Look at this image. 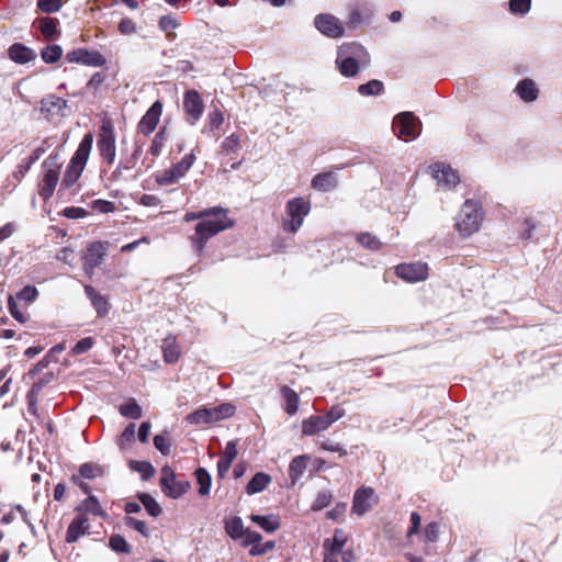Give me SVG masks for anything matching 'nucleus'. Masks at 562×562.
I'll list each match as a JSON object with an SVG mask.
<instances>
[{
    "mask_svg": "<svg viewBox=\"0 0 562 562\" xmlns=\"http://www.w3.org/2000/svg\"><path fill=\"white\" fill-rule=\"evenodd\" d=\"M383 90V82L376 79H372L367 83H362L358 87V92L364 97L380 95Z\"/></svg>",
    "mask_w": 562,
    "mask_h": 562,
    "instance_id": "obj_39",
    "label": "nucleus"
},
{
    "mask_svg": "<svg viewBox=\"0 0 562 562\" xmlns=\"http://www.w3.org/2000/svg\"><path fill=\"white\" fill-rule=\"evenodd\" d=\"M161 349L164 353V360L167 363H175L180 357V350L176 341V337L168 336L162 340Z\"/></svg>",
    "mask_w": 562,
    "mask_h": 562,
    "instance_id": "obj_30",
    "label": "nucleus"
},
{
    "mask_svg": "<svg viewBox=\"0 0 562 562\" xmlns=\"http://www.w3.org/2000/svg\"><path fill=\"white\" fill-rule=\"evenodd\" d=\"M37 9L43 13H56L61 7V0H37Z\"/></svg>",
    "mask_w": 562,
    "mask_h": 562,
    "instance_id": "obj_50",
    "label": "nucleus"
},
{
    "mask_svg": "<svg viewBox=\"0 0 562 562\" xmlns=\"http://www.w3.org/2000/svg\"><path fill=\"white\" fill-rule=\"evenodd\" d=\"M376 503L378 497L374 490L369 486H361L353 494L351 512L357 516H363L366 513L370 512Z\"/></svg>",
    "mask_w": 562,
    "mask_h": 562,
    "instance_id": "obj_12",
    "label": "nucleus"
},
{
    "mask_svg": "<svg viewBox=\"0 0 562 562\" xmlns=\"http://www.w3.org/2000/svg\"><path fill=\"white\" fill-rule=\"evenodd\" d=\"M38 295L37 289L32 285L24 286L18 294L16 297L20 301L32 303Z\"/></svg>",
    "mask_w": 562,
    "mask_h": 562,
    "instance_id": "obj_59",
    "label": "nucleus"
},
{
    "mask_svg": "<svg viewBox=\"0 0 562 562\" xmlns=\"http://www.w3.org/2000/svg\"><path fill=\"white\" fill-rule=\"evenodd\" d=\"M35 25L41 31L42 35L48 40H56L59 37L60 32L57 29L58 20L55 18L43 16L35 20Z\"/></svg>",
    "mask_w": 562,
    "mask_h": 562,
    "instance_id": "obj_26",
    "label": "nucleus"
},
{
    "mask_svg": "<svg viewBox=\"0 0 562 562\" xmlns=\"http://www.w3.org/2000/svg\"><path fill=\"white\" fill-rule=\"evenodd\" d=\"M50 147L49 139L46 138L42 142V144L35 148L32 154L23 159V161L18 166V170L15 171V177H24L25 173L31 169V167L41 158V156Z\"/></svg>",
    "mask_w": 562,
    "mask_h": 562,
    "instance_id": "obj_22",
    "label": "nucleus"
},
{
    "mask_svg": "<svg viewBox=\"0 0 562 562\" xmlns=\"http://www.w3.org/2000/svg\"><path fill=\"white\" fill-rule=\"evenodd\" d=\"M431 169L437 183L446 190L454 188L460 182L458 172L448 165L438 162L431 166Z\"/></svg>",
    "mask_w": 562,
    "mask_h": 562,
    "instance_id": "obj_17",
    "label": "nucleus"
},
{
    "mask_svg": "<svg viewBox=\"0 0 562 562\" xmlns=\"http://www.w3.org/2000/svg\"><path fill=\"white\" fill-rule=\"evenodd\" d=\"M357 241L364 248L370 250H378L381 248L382 243L376 236L370 233H361L357 236Z\"/></svg>",
    "mask_w": 562,
    "mask_h": 562,
    "instance_id": "obj_46",
    "label": "nucleus"
},
{
    "mask_svg": "<svg viewBox=\"0 0 562 562\" xmlns=\"http://www.w3.org/2000/svg\"><path fill=\"white\" fill-rule=\"evenodd\" d=\"M160 487L168 497L177 499L188 492L190 482L177 480L175 471L169 465H165L161 469Z\"/></svg>",
    "mask_w": 562,
    "mask_h": 562,
    "instance_id": "obj_10",
    "label": "nucleus"
},
{
    "mask_svg": "<svg viewBox=\"0 0 562 562\" xmlns=\"http://www.w3.org/2000/svg\"><path fill=\"white\" fill-rule=\"evenodd\" d=\"M347 542V536L344 530L336 529L331 539L324 541V549L331 553L339 554Z\"/></svg>",
    "mask_w": 562,
    "mask_h": 562,
    "instance_id": "obj_31",
    "label": "nucleus"
},
{
    "mask_svg": "<svg viewBox=\"0 0 562 562\" xmlns=\"http://www.w3.org/2000/svg\"><path fill=\"white\" fill-rule=\"evenodd\" d=\"M61 164L59 162V154H50L42 164L43 176L40 183L38 194L47 201L54 193L59 180V171Z\"/></svg>",
    "mask_w": 562,
    "mask_h": 562,
    "instance_id": "obj_6",
    "label": "nucleus"
},
{
    "mask_svg": "<svg viewBox=\"0 0 562 562\" xmlns=\"http://www.w3.org/2000/svg\"><path fill=\"white\" fill-rule=\"evenodd\" d=\"M90 530L89 519L83 515H77L69 524L66 532V542L74 543Z\"/></svg>",
    "mask_w": 562,
    "mask_h": 562,
    "instance_id": "obj_20",
    "label": "nucleus"
},
{
    "mask_svg": "<svg viewBox=\"0 0 562 562\" xmlns=\"http://www.w3.org/2000/svg\"><path fill=\"white\" fill-rule=\"evenodd\" d=\"M115 132L111 121H103L98 135L97 148L106 165H112L116 157Z\"/></svg>",
    "mask_w": 562,
    "mask_h": 562,
    "instance_id": "obj_9",
    "label": "nucleus"
},
{
    "mask_svg": "<svg viewBox=\"0 0 562 562\" xmlns=\"http://www.w3.org/2000/svg\"><path fill=\"white\" fill-rule=\"evenodd\" d=\"M68 63L81 64L90 67H102L106 64L105 57L98 50L77 48L66 54Z\"/></svg>",
    "mask_w": 562,
    "mask_h": 562,
    "instance_id": "obj_13",
    "label": "nucleus"
},
{
    "mask_svg": "<svg viewBox=\"0 0 562 562\" xmlns=\"http://www.w3.org/2000/svg\"><path fill=\"white\" fill-rule=\"evenodd\" d=\"M276 547V542L274 541H266V542H258V543H255V546H252L250 549H249V554L251 557H259V555H263L270 551H272Z\"/></svg>",
    "mask_w": 562,
    "mask_h": 562,
    "instance_id": "obj_53",
    "label": "nucleus"
},
{
    "mask_svg": "<svg viewBox=\"0 0 562 562\" xmlns=\"http://www.w3.org/2000/svg\"><path fill=\"white\" fill-rule=\"evenodd\" d=\"M179 25L178 21L172 15H164L159 19V27L164 32H170L177 29Z\"/></svg>",
    "mask_w": 562,
    "mask_h": 562,
    "instance_id": "obj_64",
    "label": "nucleus"
},
{
    "mask_svg": "<svg viewBox=\"0 0 562 562\" xmlns=\"http://www.w3.org/2000/svg\"><path fill=\"white\" fill-rule=\"evenodd\" d=\"M392 130L400 139L409 142L420 135L422 122L413 112H402L394 116Z\"/></svg>",
    "mask_w": 562,
    "mask_h": 562,
    "instance_id": "obj_8",
    "label": "nucleus"
},
{
    "mask_svg": "<svg viewBox=\"0 0 562 562\" xmlns=\"http://www.w3.org/2000/svg\"><path fill=\"white\" fill-rule=\"evenodd\" d=\"M195 161V155L193 153L187 154L179 162L171 166V169L181 179L191 169Z\"/></svg>",
    "mask_w": 562,
    "mask_h": 562,
    "instance_id": "obj_41",
    "label": "nucleus"
},
{
    "mask_svg": "<svg viewBox=\"0 0 562 562\" xmlns=\"http://www.w3.org/2000/svg\"><path fill=\"white\" fill-rule=\"evenodd\" d=\"M335 64L341 76L352 78L360 69L369 66L370 55L366 47L357 42L344 43L337 48Z\"/></svg>",
    "mask_w": 562,
    "mask_h": 562,
    "instance_id": "obj_2",
    "label": "nucleus"
},
{
    "mask_svg": "<svg viewBox=\"0 0 562 562\" xmlns=\"http://www.w3.org/2000/svg\"><path fill=\"white\" fill-rule=\"evenodd\" d=\"M261 540H262V536L259 532L250 530V529H246L245 535L241 538V546L244 548L249 547V546L252 547V546H255V543H258Z\"/></svg>",
    "mask_w": 562,
    "mask_h": 562,
    "instance_id": "obj_60",
    "label": "nucleus"
},
{
    "mask_svg": "<svg viewBox=\"0 0 562 562\" xmlns=\"http://www.w3.org/2000/svg\"><path fill=\"white\" fill-rule=\"evenodd\" d=\"M79 474L83 479H94L102 474V469L100 465L86 462L79 467Z\"/></svg>",
    "mask_w": 562,
    "mask_h": 562,
    "instance_id": "obj_49",
    "label": "nucleus"
},
{
    "mask_svg": "<svg viewBox=\"0 0 562 562\" xmlns=\"http://www.w3.org/2000/svg\"><path fill=\"white\" fill-rule=\"evenodd\" d=\"M75 512L78 515L86 516L87 514H91L95 517H105L106 514L102 509V506L99 502V499L94 495H89L87 498H85L78 506H76Z\"/></svg>",
    "mask_w": 562,
    "mask_h": 562,
    "instance_id": "obj_24",
    "label": "nucleus"
},
{
    "mask_svg": "<svg viewBox=\"0 0 562 562\" xmlns=\"http://www.w3.org/2000/svg\"><path fill=\"white\" fill-rule=\"evenodd\" d=\"M310 212V200L303 196L289 200L285 205V216L282 220L283 231L292 234L296 233Z\"/></svg>",
    "mask_w": 562,
    "mask_h": 562,
    "instance_id": "obj_5",
    "label": "nucleus"
},
{
    "mask_svg": "<svg viewBox=\"0 0 562 562\" xmlns=\"http://www.w3.org/2000/svg\"><path fill=\"white\" fill-rule=\"evenodd\" d=\"M337 183V176L331 171L317 173L312 179V188L322 192L334 190Z\"/></svg>",
    "mask_w": 562,
    "mask_h": 562,
    "instance_id": "obj_27",
    "label": "nucleus"
},
{
    "mask_svg": "<svg viewBox=\"0 0 562 562\" xmlns=\"http://www.w3.org/2000/svg\"><path fill=\"white\" fill-rule=\"evenodd\" d=\"M246 528L243 520L238 516H234L225 520V531L234 540L241 539L245 535Z\"/></svg>",
    "mask_w": 562,
    "mask_h": 562,
    "instance_id": "obj_35",
    "label": "nucleus"
},
{
    "mask_svg": "<svg viewBox=\"0 0 562 562\" xmlns=\"http://www.w3.org/2000/svg\"><path fill=\"white\" fill-rule=\"evenodd\" d=\"M207 121L211 132L218 130L224 122L223 112L220 109L212 110L207 115Z\"/></svg>",
    "mask_w": 562,
    "mask_h": 562,
    "instance_id": "obj_55",
    "label": "nucleus"
},
{
    "mask_svg": "<svg viewBox=\"0 0 562 562\" xmlns=\"http://www.w3.org/2000/svg\"><path fill=\"white\" fill-rule=\"evenodd\" d=\"M439 537V525L436 521H431L425 527V540L427 542H436Z\"/></svg>",
    "mask_w": 562,
    "mask_h": 562,
    "instance_id": "obj_62",
    "label": "nucleus"
},
{
    "mask_svg": "<svg viewBox=\"0 0 562 562\" xmlns=\"http://www.w3.org/2000/svg\"><path fill=\"white\" fill-rule=\"evenodd\" d=\"M137 497L151 517H158L161 514L160 505L151 495L147 493H139Z\"/></svg>",
    "mask_w": 562,
    "mask_h": 562,
    "instance_id": "obj_40",
    "label": "nucleus"
},
{
    "mask_svg": "<svg viewBox=\"0 0 562 562\" xmlns=\"http://www.w3.org/2000/svg\"><path fill=\"white\" fill-rule=\"evenodd\" d=\"M91 207L100 213H111L115 210V204L106 200H94L91 203Z\"/></svg>",
    "mask_w": 562,
    "mask_h": 562,
    "instance_id": "obj_61",
    "label": "nucleus"
},
{
    "mask_svg": "<svg viewBox=\"0 0 562 562\" xmlns=\"http://www.w3.org/2000/svg\"><path fill=\"white\" fill-rule=\"evenodd\" d=\"M92 144L93 135L91 133H87L81 139L65 170L59 190L70 189L78 181L88 161Z\"/></svg>",
    "mask_w": 562,
    "mask_h": 562,
    "instance_id": "obj_3",
    "label": "nucleus"
},
{
    "mask_svg": "<svg viewBox=\"0 0 562 562\" xmlns=\"http://www.w3.org/2000/svg\"><path fill=\"white\" fill-rule=\"evenodd\" d=\"M395 273L400 279H403L407 282H418L427 278L428 266L427 263L420 261L401 263L396 266Z\"/></svg>",
    "mask_w": 562,
    "mask_h": 562,
    "instance_id": "obj_15",
    "label": "nucleus"
},
{
    "mask_svg": "<svg viewBox=\"0 0 562 562\" xmlns=\"http://www.w3.org/2000/svg\"><path fill=\"white\" fill-rule=\"evenodd\" d=\"M207 215L203 217L195 226V234L191 237L193 247L201 252L205 243L214 235L233 226V222L227 216V211L215 206L206 209Z\"/></svg>",
    "mask_w": 562,
    "mask_h": 562,
    "instance_id": "obj_1",
    "label": "nucleus"
},
{
    "mask_svg": "<svg viewBox=\"0 0 562 562\" xmlns=\"http://www.w3.org/2000/svg\"><path fill=\"white\" fill-rule=\"evenodd\" d=\"M124 520L127 527L135 529L144 537H148L149 532L145 521L138 520L131 516H126Z\"/></svg>",
    "mask_w": 562,
    "mask_h": 562,
    "instance_id": "obj_57",
    "label": "nucleus"
},
{
    "mask_svg": "<svg viewBox=\"0 0 562 562\" xmlns=\"http://www.w3.org/2000/svg\"><path fill=\"white\" fill-rule=\"evenodd\" d=\"M194 474L199 484V494L201 496H207L212 485V477L210 473L204 468H198Z\"/></svg>",
    "mask_w": 562,
    "mask_h": 562,
    "instance_id": "obj_36",
    "label": "nucleus"
},
{
    "mask_svg": "<svg viewBox=\"0 0 562 562\" xmlns=\"http://www.w3.org/2000/svg\"><path fill=\"white\" fill-rule=\"evenodd\" d=\"M155 448L162 454V456H169L170 454V440H169V432L165 430L162 434H158L153 439Z\"/></svg>",
    "mask_w": 562,
    "mask_h": 562,
    "instance_id": "obj_45",
    "label": "nucleus"
},
{
    "mask_svg": "<svg viewBox=\"0 0 562 562\" xmlns=\"http://www.w3.org/2000/svg\"><path fill=\"white\" fill-rule=\"evenodd\" d=\"M95 344V340L92 337H86L80 339L72 348H71V355L72 356H79L88 350H90Z\"/></svg>",
    "mask_w": 562,
    "mask_h": 562,
    "instance_id": "obj_54",
    "label": "nucleus"
},
{
    "mask_svg": "<svg viewBox=\"0 0 562 562\" xmlns=\"http://www.w3.org/2000/svg\"><path fill=\"white\" fill-rule=\"evenodd\" d=\"M119 412L122 416L131 419H138L143 415L142 407L134 398H131L126 403L121 404Z\"/></svg>",
    "mask_w": 562,
    "mask_h": 562,
    "instance_id": "obj_37",
    "label": "nucleus"
},
{
    "mask_svg": "<svg viewBox=\"0 0 562 562\" xmlns=\"http://www.w3.org/2000/svg\"><path fill=\"white\" fill-rule=\"evenodd\" d=\"M183 109L189 124L194 125L201 119L204 103L198 91L189 90L184 93Z\"/></svg>",
    "mask_w": 562,
    "mask_h": 562,
    "instance_id": "obj_14",
    "label": "nucleus"
},
{
    "mask_svg": "<svg viewBox=\"0 0 562 562\" xmlns=\"http://www.w3.org/2000/svg\"><path fill=\"white\" fill-rule=\"evenodd\" d=\"M281 394L285 401L284 411L290 415H294L299 408L300 397L295 391L284 385L281 387Z\"/></svg>",
    "mask_w": 562,
    "mask_h": 562,
    "instance_id": "obj_34",
    "label": "nucleus"
},
{
    "mask_svg": "<svg viewBox=\"0 0 562 562\" xmlns=\"http://www.w3.org/2000/svg\"><path fill=\"white\" fill-rule=\"evenodd\" d=\"M162 113V103L157 100L146 111L138 123V132L144 135H149L155 131Z\"/></svg>",
    "mask_w": 562,
    "mask_h": 562,
    "instance_id": "obj_16",
    "label": "nucleus"
},
{
    "mask_svg": "<svg viewBox=\"0 0 562 562\" xmlns=\"http://www.w3.org/2000/svg\"><path fill=\"white\" fill-rule=\"evenodd\" d=\"M222 148L227 154L237 153L239 149V137L236 134H231L225 137L222 143Z\"/></svg>",
    "mask_w": 562,
    "mask_h": 562,
    "instance_id": "obj_58",
    "label": "nucleus"
},
{
    "mask_svg": "<svg viewBox=\"0 0 562 562\" xmlns=\"http://www.w3.org/2000/svg\"><path fill=\"white\" fill-rule=\"evenodd\" d=\"M319 448L326 451L338 452L339 456H346L347 450L339 443L333 442L328 439L319 441Z\"/></svg>",
    "mask_w": 562,
    "mask_h": 562,
    "instance_id": "obj_63",
    "label": "nucleus"
},
{
    "mask_svg": "<svg viewBox=\"0 0 562 562\" xmlns=\"http://www.w3.org/2000/svg\"><path fill=\"white\" fill-rule=\"evenodd\" d=\"M212 408H213V412H215L217 415L216 423L224 418H228V417L233 416L235 413V406L229 403H224V404L217 405Z\"/></svg>",
    "mask_w": 562,
    "mask_h": 562,
    "instance_id": "obj_56",
    "label": "nucleus"
},
{
    "mask_svg": "<svg viewBox=\"0 0 562 562\" xmlns=\"http://www.w3.org/2000/svg\"><path fill=\"white\" fill-rule=\"evenodd\" d=\"M515 92L526 103L536 101L539 95V89L536 82L530 78L521 79L517 83Z\"/></svg>",
    "mask_w": 562,
    "mask_h": 562,
    "instance_id": "obj_23",
    "label": "nucleus"
},
{
    "mask_svg": "<svg viewBox=\"0 0 562 562\" xmlns=\"http://www.w3.org/2000/svg\"><path fill=\"white\" fill-rule=\"evenodd\" d=\"M270 482H271L270 475H268L263 472H258L248 482V484L246 486V493L248 495L260 493L269 485Z\"/></svg>",
    "mask_w": 562,
    "mask_h": 562,
    "instance_id": "obj_32",
    "label": "nucleus"
},
{
    "mask_svg": "<svg viewBox=\"0 0 562 562\" xmlns=\"http://www.w3.org/2000/svg\"><path fill=\"white\" fill-rule=\"evenodd\" d=\"M484 218L482 205L474 200H467L456 217V229L462 237L476 233Z\"/></svg>",
    "mask_w": 562,
    "mask_h": 562,
    "instance_id": "obj_4",
    "label": "nucleus"
},
{
    "mask_svg": "<svg viewBox=\"0 0 562 562\" xmlns=\"http://www.w3.org/2000/svg\"><path fill=\"white\" fill-rule=\"evenodd\" d=\"M216 413L212 407H201L186 417V422L190 425H207L216 423Z\"/></svg>",
    "mask_w": 562,
    "mask_h": 562,
    "instance_id": "obj_25",
    "label": "nucleus"
},
{
    "mask_svg": "<svg viewBox=\"0 0 562 562\" xmlns=\"http://www.w3.org/2000/svg\"><path fill=\"white\" fill-rule=\"evenodd\" d=\"M250 519L252 522L258 525L261 529H263L268 533H272L280 528V520L274 515H251Z\"/></svg>",
    "mask_w": 562,
    "mask_h": 562,
    "instance_id": "obj_33",
    "label": "nucleus"
},
{
    "mask_svg": "<svg viewBox=\"0 0 562 562\" xmlns=\"http://www.w3.org/2000/svg\"><path fill=\"white\" fill-rule=\"evenodd\" d=\"M316 30L329 38H340L345 35L344 23L330 13H319L314 18Z\"/></svg>",
    "mask_w": 562,
    "mask_h": 562,
    "instance_id": "obj_11",
    "label": "nucleus"
},
{
    "mask_svg": "<svg viewBox=\"0 0 562 562\" xmlns=\"http://www.w3.org/2000/svg\"><path fill=\"white\" fill-rule=\"evenodd\" d=\"M531 0H509V10L514 14L525 15L530 11Z\"/></svg>",
    "mask_w": 562,
    "mask_h": 562,
    "instance_id": "obj_51",
    "label": "nucleus"
},
{
    "mask_svg": "<svg viewBox=\"0 0 562 562\" xmlns=\"http://www.w3.org/2000/svg\"><path fill=\"white\" fill-rule=\"evenodd\" d=\"M85 293L94 307L98 316H104L109 312V302L106 297L100 294L92 285H85Z\"/></svg>",
    "mask_w": 562,
    "mask_h": 562,
    "instance_id": "obj_28",
    "label": "nucleus"
},
{
    "mask_svg": "<svg viewBox=\"0 0 562 562\" xmlns=\"http://www.w3.org/2000/svg\"><path fill=\"white\" fill-rule=\"evenodd\" d=\"M310 456L302 454L297 456L290 462L289 465V476L291 479L292 484H295L304 474L307 462L310 461Z\"/></svg>",
    "mask_w": 562,
    "mask_h": 562,
    "instance_id": "obj_29",
    "label": "nucleus"
},
{
    "mask_svg": "<svg viewBox=\"0 0 562 562\" xmlns=\"http://www.w3.org/2000/svg\"><path fill=\"white\" fill-rule=\"evenodd\" d=\"M10 59L16 64L23 65L36 58V53L22 43H14L8 49Z\"/></svg>",
    "mask_w": 562,
    "mask_h": 562,
    "instance_id": "obj_21",
    "label": "nucleus"
},
{
    "mask_svg": "<svg viewBox=\"0 0 562 562\" xmlns=\"http://www.w3.org/2000/svg\"><path fill=\"white\" fill-rule=\"evenodd\" d=\"M109 547L117 553L128 554L132 551L130 543L120 535H113L110 537Z\"/></svg>",
    "mask_w": 562,
    "mask_h": 562,
    "instance_id": "obj_43",
    "label": "nucleus"
},
{
    "mask_svg": "<svg viewBox=\"0 0 562 562\" xmlns=\"http://www.w3.org/2000/svg\"><path fill=\"white\" fill-rule=\"evenodd\" d=\"M345 409L335 405L325 415H315L302 422V432L305 436H313L326 430L330 425L345 416Z\"/></svg>",
    "mask_w": 562,
    "mask_h": 562,
    "instance_id": "obj_7",
    "label": "nucleus"
},
{
    "mask_svg": "<svg viewBox=\"0 0 562 562\" xmlns=\"http://www.w3.org/2000/svg\"><path fill=\"white\" fill-rule=\"evenodd\" d=\"M180 180V178L178 177V175L170 168L168 169H165L164 171L161 172H158L155 175V181L157 184L161 186V187H165V186H170V184H175L177 183L178 181Z\"/></svg>",
    "mask_w": 562,
    "mask_h": 562,
    "instance_id": "obj_44",
    "label": "nucleus"
},
{
    "mask_svg": "<svg viewBox=\"0 0 562 562\" xmlns=\"http://www.w3.org/2000/svg\"><path fill=\"white\" fill-rule=\"evenodd\" d=\"M168 140V132L166 126H161L160 130L156 133L151 145L149 147V153L157 157L161 154L166 143Z\"/></svg>",
    "mask_w": 562,
    "mask_h": 562,
    "instance_id": "obj_38",
    "label": "nucleus"
},
{
    "mask_svg": "<svg viewBox=\"0 0 562 562\" xmlns=\"http://www.w3.org/2000/svg\"><path fill=\"white\" fill-rule=\"evenodd\" d=\"M67 101L55 94H49L41 101V112L47 117L64 116Z\"/></svg>",
    "mask_w": 562,
    "mask_h": 562,
    "instance_id": "obj_19",
    "label": "nucleus"
},
{
    "mask_svg": "<svg viewBox=\"0 0 562 562\" xmlns=\"http://www.w3.org/2000/svg\"><path fill=\"white\" fill-rule=\"evenodd\" d=\"M135 440V424H130L121 434L119 446L122 450L126 449Z\"/></svg>",
    "mask_w": 562,
    "mask_h": 562,
    "instance_id": "obj_52",
    "label": "nucleus"
},
{
    "mask_svg": "<svg viewBox=\"0 0 562 562\" xmlns=\"http://www.w3.org/2000/svg\"><path fill=\"white\" fill-rule=\"evenodd\" d=\"M63 56V48L59 45H47L41 52V57L46 64H54Z\"/></svg>",
    "mask_w": 562,
    "mask_h": 562,
    "instance_id": "obj_42",
    "label": "nucleus"
},
{
    "mask_svg": "<svg viewBox=\"0 0 562 562\" xmlns=\"http://www.w3.org/2000/svg\"><path fill=\"white\" fill-rule=\"evenodd\" d=\"M131 468L140 473L143 480H148L155 474V468L147 461H132Z\"/></svg>",
    "mask_w": 562,
    "mask_h": 562,
    "instance_id": "obj_47",
    "label": "nucleus"
},
{
    "mask_svg": "<svg viewBox=\"0 0 562 562\" xmlns=\"http://www.w3.org/2000/svg\"><path fill=\"white\" fill-rule=\"evenodd\" d=\"M333 494L329 491H321L317 493L311 508L313 512H319L331 503Z\"/></svg>",
    "mask_w": 562,
    "mask_h": 562,
    "instance_id": "obj_48",
    "label": "nucleus"
},
{
    "mask_svg": "<svg viewBox=\"0 0 562 562\" xmlns=\"http://www.w3.org/2000/svg\"><path fill=\"white\" fill-rule=\"evenodd\" d=\"M105 255V248L101 241L91 243L83 257V269L87 273H93V270L101 265Z\"/></svg>",
    "mask_w": 562,
    "mask_h": 562,
    "instance_id": "obj_18",
    "label": "nucleus"
}]
</instances>
